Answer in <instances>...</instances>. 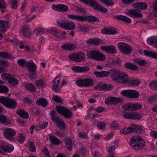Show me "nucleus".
I'll use <instances>...</instances> for the list:
<instances>
[{
  "label": "nucleus",
  "instance_id": "bb28decb",
  "mask_svg": "<svg viewBox=\"0 0 157 157\" xmlns=\"http://www.w3.org/2000/svg\"><path fill=\"white\" fill-rule=\"evenodd\" d=\"M26 67L28 68V70L31 72L36 71V67L35 63L32 61L28 62Z\"/></svg>",
  "mask_w": 157,
  "mask_h": 157
},
{
  "label": "nucleus",
  "instance_id": "4be33fe9",
  "mask_svg": "<svg viewBox=\"0 0 157 157\" xmlns=\"http://www.w3.org/2000/svg\"><path fill=\"white\" fill-rule=\"evenodd\" d=\"M0 123L5 125H8L12 123L11 120L5 115L0 114Z\"/></svg>",
  "mask_w": 157,
  "mask_h": 157
},
{
  "label": "nucleus",
  "instance_id": "49530a36",
  "mask_svg": "<svg viewBox=\"0 0 157 157\" xmlns=\"http://www.w3.org/2000/svg\"><path fill=\"white\" fill-rule=\"evenodd\" d=\"M126 68L131 70H136L138 69V67L132 63H128L124 65Z\"/></svg>",
  "mask_w": 157,
  "mask_h": 157
},
{
  "label": "nucleus",
  "instance_id": "423d86ee",
  "mask_svg": "<svg viewBox=\"0 0 157 157\" xmlns=\"http://www.w3.org/2000/svg\"><path fill=\"white\" fill-rule=\"evenodd\" d=\"M75 84L79 87H88L92 86L94 81L91 78L80 79L75 81Z\"/></svg>",
  "mask_w": 157,
  "mask_h": 157
},
{
  "label": "nucleus",
  "instance_id": "6e6552de",
  "mask_svg": "<svg viewBox=\"0 0 157 157\" xmlns=\"http://www.w3.org/2000/svg\"><path fill=\"white\" fill-rule=\"evenodd\" d=\"M85 57L84 54L80 52L72 53L68 56L69 59L76 62H82L84 59Z\"/></svg>",
  "mask_w": 157,
  "mask_h": 157
},
{
  "label": "nucleus",
  "instance_id": "72a5a7b5",
  "mask_svg": "<svg viewBox=\"0 0 157 157\" xmlns=\"http://www.w3.org/2000/svg\"><path fill=\"white\" fill-rule=\"evenodd\" d=\"M65 144L66 147L69 151H71L73 148L72 141L70 138H66Z\"/></svg>",
  "mask_w": 157,
  "mask_h": 157
},
{
  "label": "nucleus",
  "instance_id": "5701e85b",
  "mask_svg": "<svg viewBox=\"0 0 157 157\" xmlns=\"http://www.w3.org/2000/svg\"><path fill=\"white\" fill-rule=\"evenodd\" d=\"M101 33L103 34L114 35L117 33V30L113 28H104L101 29Z\"/></svg>",
  "mask_w": 157,
  "mask_h": 157
},
{
  "label": "nucleus",
  "instance_id": "e2e57ef3",
  "mask_svg": "<svg viewBox=\"0 0 157 157\" xmlns=\"http://www.w3.org/2000/svg\"><path fill=\"white\" fill-rule=\"evenodd\" d=\"M26 88L29 91H33L36 90V88L34 85L29 83L26 86Z\"/></svg>",
  "mask_w": 157,
  "mask_h": 157
},
{
  "label": "nucleus",
  "instance_id": "2f4dec72",
  "mask_svg": "<svg viewBox=\"0 0 157 157\" xmlns=\"http://www.w3.org/2000/svg\"><path fill=\"white\" fill-rule=\"evenodd\" d=\"M16 113L21 117L25 119H28L29 117V114L24 110H18L17 111Z\"/></svg>",
  "mask_w": 157,
  "mask_h": 157
},
{
  "label": "nucleus",
  "instance_id": "f704fd0d",
  "mask_svg": "<svg viewBox=\"0 0 157 157\" xmlns=\"http://www.w3.org/2000/svg\"><path fill=\"white\" fill-rule=\"evenodd\" d=\"M9 84L13 86H17L18 85V82L17 79L13 77L11 75V76L8 80Z\"/></svg>",
  "mask_w": 157,
  "mask_h": 157
},
{
  "label": "nucleus",
  "instance_id": "b1692460",
  "mask_svg": "<svg viewBox=\"0 0 157 157\" xmlns=\"http://www.w3.org/2000/svg\"><path fill=\"white\" fill-rule=\"evenodd\" d=\"M94 74L97 77L104 78L109 75L110 72L107 71H95L94 72Z\"/></svg>",
  "mask_w": 157,
  "mask_h": 157
},
{
  "label": "nucleus",
  "instance_id": "1a4fd4ad",
  "mask_svg": "<svg viewBox=\"0 0 157 157\" xmlns=\"http://www.w3.org/2000/svg\"><path fill=\"white\" fill-rule=\"evenodd\" d=\"M3 133L6 139L11 141L14 140V137L16 133L14 129L10 128H6L3 130Z\"/></svg>",
  "mask_w": 157,
  "mask_h": 157
},
{
  "label": "nucleus",
  "instance_id": "052dcab7",
  "mask_svg": "<svg viewBox=\"0 0 157 157\" xmlns=\"http://www.w3.org/2000/svg\"><path fill=\"white\" fill-rule=\"evenodd\" d=\"M28 61L23 59H20L17 61V63L21 66L26 67Z\"/></svg>",
  "mask_w": 157,
  "mask_h": 157
},
{
  "label": "nucleus",
  "instance_id": "6ab92c4d",
  "mask_svg": "<svg viewBox=\"0 0 157 157\" xmlns=\"http://www.w3.org/2000/svg\"><path fill=\"white\" fill-rule=\"evenodd\" d=\"M126 13L133 17L142 18L143 15L141 13H140L135 10H130L126 12Z\"/></svg>",
  "mask_w": 157,
  "mask_h": 157
},
{
  "label": "nucleus",
  "instance_id": "c03bdc74",
  "mask_svg": "<svg viewBox=\"0 0 157 157\" xmlns=\"http://www.w3.org/2000/svg\"><path fill=\"white\" fill-rule=\"evenodd\" d=\"M49 139L51 142L54 144H59L60 143L59 139L54 136H50Z\"/></svg>",
  "mask_w": 157,
  "mask_h": 157
},
{
  "label": "nucleus",
  "instance_id": "13d9d810",
  "mask_svg": "<svg viewBox=\"0 0 157 157\" xmlns=\"http://www.w3.org/2000/svg\"><path fill=\"white\" fill-rule=\"evenodd\" d=\"M122 109L125 111H132V104H127L122 107Z\"/></svg>",
  "mask_w": 157,
  "mask_h": 157
},
{
  "label": "nucleus",
  "instance_id": "774afa93",
  "mask_svg": "<svg viewBox=\"0 0 157 157\" xmlns=\"http://www.w3.org/2000/svg\"><path fill=\"white\" fill-rule=\"evenodd\" d=\"M101 2L107 6H112L114 5L113 2L110 0H101Z\"/></svg>",
  "mask_w": 157,
  "mask_h": 157
},
{
  "label": "nucleus",
  "instance_id": "864d4df0",
  "mask_svg": "<svg viewBox=\"0 0 157 157\" xmlns=\"http://www.w3.org/2000/svg\"><path fill=\"white\" fill-rule=\"evenodd\" d=\"M132 110L135 111L137 110H140L142 108V105L139 104H132Z\"/></svg>",
  "mask_w": 157,
  "mask_h": 157
},
{
  "label": "nucleus",
  "instance_id": "f3484780",
  "mask_svg": "<svg viewBox=\"0 0 157 157\" xmlns=\"http://www.w3.org/2000/svg\"><path fill=\"white\" fill-rule=\"evenodd\" d=\"M60 77L59 76L56 77L53 81V85L52 86V89L56 92H58L60 91L59 87L60 84Z\"/></svg>",
  "mask_w": 157,
  "mask_h": 157
},
{
  "label": "nucleus",
  "instance_id": "0e129e2a",
  "mask_svg": "<svg viewBox=\"0 0 157 157\" xmlns=\"http://www.w3.org/2000/svg\"><path fill=\"white\" fill-rule=\"evenodd\" d=\"M52 99L54 101L59 103L62 102V100L60 97L58 96L54 95L52 98Z\"/></svg>",
  "mask_w": 157,
  "mask_h": 157
},
{
  "label": "nucleus",
  "instance_id": "338daca9",
  "mask_svg": "<svg viewBox=\"0 0 157 157\" xmlns=\"http://www.w3.org/2000/svg\"><path fill=\"white\" fill-rule=\"evenodd\" d=\"M132 119H139L142 117L141 114L138 113H132Z\"/></svg>",
  "mask_w": 157,
  "mask_h": 157
},
{
  "label": "nucleus",
  "instance_id": "7ed1b4c3",
  "mask_svg": "<svg viewBox=\"0 0 157 157\" xmlns=\"http://www.w3.org/2000/svg\"><path fill=\"white\" fill-rule=\"evenodd\" d=\"M129 143L133 148L139 150L143 148L145 144L144 140L137 136H132L130 138Z\"/></svg>",
  "mask_w": 157,
  "mask_h": 157
},
{
  "label": "nucleus",
  "instance_id": "8fccbe9b",
  "mask_svg": "<svg viewBox=\"0 0 157 157\" xmlns=\"http://www.w3.org/2000/svg\"><path fill=\"white\" fill-rule=\"evenodd\" d=\"M10 7L13 9H17L18 6V2L17 0H13L11 1L10 3Z\"/></svg>",
  "mask_w": 157,
  "mask_h": 157
},
{
  "label": "nucleus",
  "instance_id": "a211bd4d",
  "mask_svg": "<svg viewBox=\"0 0 157 157\" xmlns=\"http://www.w3.org/2000/svg\"><path fill=\"white\" fill-rule=\"evenodd\" d=\"M71 69L75 72H85L89 71L90 68L88 67H81L78 66H73L71 68Z\"/></svg>",
  "mask_w": 157,
  "mask_h": 157
},
{
  "label": "nucleus",
  "instance_id": "ddd939ff",
  "mask_svg": "<svg viewBox=\"0 0 157 157\" xmlns=\"http://www.w3.org/2000/svg\"><path fill=\"white\" fill-rule=\"evenodd\" d=\"M0 148L4 151L10 152L14 150V147L12 145L3 141L0 143Z\"/></svg>",
  "mask_w": 157,
  "mask_h": 157
},
{
  "label": "nucleus",
  "instance_id": "680f3d73",
  "mask_svg": "<svg viewBox=\"0 0 157 157\" xmlns=\"http://www.w3.org/2000/svg\"><path fill=\"white\" fill-rule=\"evenodd\" d=\"M9 91V89L6 86L0 85V93H5Z\"/></svg>",
  "mask_w": 157,
  "mask_h": 157
},
{
  "label": "nucleus",
  "instance_id": "9d476101",
  "mask_svg": "<svg viewBox=\"0 0 157 157\" xmlns=\"http://www.w3.org/2000/svg\"><path fill=\"white\" fill-rule=\"evenodd\" d=\"M121 94L130 98H137L139 97V93L134 90H125L122 91Z\"/></svg>",
  "mask_w": 157,
  "mask_h": 157
},
{
  "label": "nucleus",
  "instance_id": "79ce46f5",
  "mask_svg": "<svg viewBox=\"0 0 157 157\" xmlns=\"http://www.w3.org/2000/svg\"><path fill=\"white\" fill-rule=\"evenodd\" d=\"M46 29L40 27L35 28L34 29V32L36 35H41L43 34L44 32L46 33Z\"/></svg>",
  "mask_w": 157,
  "mask_h": 157
},
{
  "label": "nucleus",
  "instance_id": "412c9836",
  "mask_svg": "<svg viewBox=\"0 0 157 157\" xmlns=\"http://www.w3.org/2000/svg\"><path fill=\"white\" fill-rule=\"evenodd\" d=\"M9 27L8 22L0 20V32L2 33H4L7 31Z\"/></svg>",
  "mask_w": 157,
  "mask_h": 157
},
{
  "label": "nucleus",
  "instance_id": "4468645a",
  "mask_svg": "<svg viewBox=\"0 0 157 157\" xmlns=\"http://www.w3.org/2000/svg\"><path fill=\"white\" fill-rule=\"evenodd\" d=\"M113 86L112 85L104 84L101 83L98 84L95 86V89L101 91L105 90H110L113 89Z\"/></svg>",
  "mask_w": 157,
  "mask_h": 157
},
{
  "label": "nucleus",
  "instance_id": "c85d7f7f",
  "mask_svg": "<svg viewBox=\"0 0 157 157\" xmlns=\"http://www.w3.org/2000/svg\"><path fill=\"white\" fill-rule=\"evenodd\" d=\"M133 6L134 8L144 10L147 8V4L144 2H137L133 4Z\"/></svg>",
  "mask_w": 157,
  "mask_h": 157
},
{
  "label": "nucleus",
  "instance_id": "4d7b16f0",
  "mask_svg": "<svg viewBox=\"0 0 157 157\" xmlns=\"http://www.w3.org/2000/svg\"><path fill=\"white\" fill-rule=\"evenodd\" d=\"M17 45L21 49H23L27 46V44L25 42L17 40Z\"/></svg>",
  "mask_w": 157,
  "mask_h": 157
},
{
  "label": "nucleus",
  "instance_id": "393cba45",
  "mask_svg": "<svg viewBox=\"0 0 157 157\" xmlns=\"http://www.w3.org/2000/svg\"><path fill=\"white\" fill-rule=\"evenodd\" d=\"M30 27L28 25H25L22 26V30L23 35L26 37L29 38L30 36L29 31Z\"/></svg>",
  "mask_w": 157,
  "mask_h": 157
},
{
  "label": "nucleus",
  "instance_id": "5fc2aeb1",
  "mask_svg": "<svg viewBox=\"0 0 157 157\" xmlns=\"http://www.w3.org/2000/svg\"><path fill=\"white\" fill-rule=\"evenodd\" d=\"M66 22L63 19H60L57 21V23L59 25L60 28H64V27L65 25Z\"/></svg>",
  "mask_w": 157,
  "mask_h": 157
},
{
  "label": "nucleus",
  "instance_id": "4c0bfd02",
  "mask_svg": "<svg viewBox=\"0 0 157 157\" xmlns=\"http://www.w3.org/2000/svg\"><path fill=\"white\" fill-rule=\"evenodd\" d=\"M0 58L5 59H10L13 58V56L10 53L0 52Z\"/></svg>",
  "mask_w": 157,
  "mask_h": 157
},
{
  "label": "nucleus",
  "instance_id": "ea45409f",
  "mask_svg": "<svg viewBox=\"0 0 157 157\" xmlns=\"http://www.w3.org/2000/svg\"><path fill=\"white\" fill-rule=\"evenodd\" d=\"M94 9L95 10L103 13L106 12L108 11L107 9L98 4V3L94 7Z\"/></svg>",
  "mask_w": 157,
  "mask_h": 157
},
{
  "label": "nucleus",
  "instance_id": "a19ab883",
  "mask_svg": "<svg viewBox=\"0 0 157 157\" xmlns=\"http://www.w3.org/2000/svg\"><path fill=\"white\" fill-rule=\"evenodd\" d=\"M94 9L95 10L103 13L106 12L108 11L107 9L98 4V3L94 7Z\"/></svg>",
  "mask_w": 157,
  "mask_h": 157
},
{
  "label": "nucleus",
  "instance_id": "69168bd1",
  "mask_svg": "<svg viewBox=\"0 0 157 157\" xmlns=\"http://www.w3.org/2000/svg\"><path fill=\"white\" fill-rule=\"evenodd\" d=\"M149 84L152 89L157 90V82L156 81H151L150 82Z\"/></svg>",
  "mask_w": 157,
  "mask_h": 157
},
{
  "label": "nucleus",
  "instance_id": "cd10ccee",
  "mask_svg": "<svg viewBox=\"0 0 157 157\" xmlns=\"http://www.w3.org/2000/svg\"><path fill=\"white\" fill-rule=\"evenodd\" d=\"M76 28L75 25L72 21H66L64 29L68 30H72Z\"/></svg>",
  "mask_w": 157,
  "mask_h": 157
},
{
  "label": "nucleus",
  "instance_id": "603ef678",
  "mask_svg": "<svg viewBox=\"0 0 157 157\" xmlns=\"http://www.w3.org/2000/svg\"><path fill=\"white\" fill-rule=\"evenodd\" d=\"M0 9L2 13L5 12L6 9V4L3 0H0Z\"/></svg>",
  "mask_w": 157,
  "mask_h": 157
},
{
  "label": "nucleus",
  "instance_id": "a878e982",
  "mask_svg": "<svg viewBox=\"0 0 157 157\" xmlns=\"http://www.w3.org/2000/svg\"><path fill=\"white\" fill-rule=\"evenodd\" d=\"M147 41L149 44L157 49V36L149 37Z\"/></svg>",
  "mask_w": 157,
  "mask_h": 157
},
{
  "label": "nucleus",
  "instance_id": "c756f323",
  "mask_svg": "<svg viewBox=\"0 0 157 157\" xmlns=\"http://www.w3.org/2000/svg\"><path fill=\"white\" fill-rule=\"evenodd\" d=\"M117 20H119L126 23L130 24L131 23V20L127 17L123 15H119L115 17Z\"/></svg>",
  "mask_w": 157,
  "mask_h": 157
},
{
  "label": "nucleus",
  "instance_id": "e433bc0d",
  "mask_svg": "<svg viewBox=\"0 0 157 157\" xmlns=\"http://www.w3.org/2000/svg\"><path fill=\"white\" fill-rule=\"evenodd\" d=\"M26 138L25 136L23 134H19L18 137L14 138V140L18 142L20 144H22L25 142Z\"/></svg>",
  "mask_w": 157,
  "mask_h": 157
},
{
  "label": "nucleus",
  "instance_id": "9b49d317",
  "mask_svg": "<svg viewBox=\"0 0 157 157\" xmlns=\"http://www.w3.org/2000/svg\"><path fill=\"white\" fill-rule=\"evenodd\" d=\"M56 109L57 112L66 118H69L72 116V113L69 110L63 107L57 106Z\"/></svg>",
  "mask_w": 157,
  "mask_h": 157
},
{
  "label": "nucleus",
  "instance_id": "a18cd8bd",
  "mask_svg": "<svg viewBox=\"0 0 157 157\" xmlns=\"http://www.w3.org/2000/svg\"><path fill=\"white\" fill-rule=\"evenodd\" d=\"M47 34H56L59 33L58 30L55 28L53 27L48 28L46 29Z\"/></svg>",
  "mask_w": 157,
  "mask_h": 157
},
{
  "label": "nucleus",
  "instance_id": "dca6fc26",
  "mask_svg": "<svg viewBox=\"0 0 157 157\" xmlns=\"http://www.w3.org/2000/svg\"><path fill=\"white\" fill-rule=\"evenodd\" d=\"M100 48L101 50L110 54H114L116 53V48L113 45L103 46H101Z\"/></svg>",
  "mask_w": 157,
  "mask_h": 157
},
{
  "label": "nucleus",
  "instance_id": "473e14b6",
  "mask_svg": "<svg viewBox=\"0 0 157 157\" xmlns=\"http://www.w3.org/2000/svg\"><path fill=\"white\" fill-rule=\"evenodd\" d=\"M36 103L38 105L45 107L48 104V102L46 99L42 98L38 99L36 101Z\"/></svg>",
  "mask_w": 157,
  "mask_h": 157
},
{
  "label": "nucleus",
  "instance_id": "0eeeda50",
  "mask_svg": "<svg viewBox=\"0 0 157 157\" xmlns=\"http://www.w3.org/2000/svg\"><path fill=\"white\" fill-rule=\"evenodd\" d=\"M119 51L123 54L128 55L132 51V48L128 44L124 42H120L117 45Z\"/></svg>",
  "mask_w": 157,
  "mask_h": 157
},
{
  "label": "nucleus",
  "instance_id": "f257e3e1",
  "mask_svg": "<svg viewBox=\"0 0 157 157\" xmlns=\"http://www.w3.org/2000/svg\"><path fill=\"white\" fill-rule=\"evenodd\" d=\"M128 77V75L125 72L119 70H113L110 75L112 80L118 84H125Z\"/></svg>",
  "mask_w": 157,
  "mask_h": 157
},
{
  "label": "nucleus",
  "instance_id": "20e7f679",
  "mask_svg": "<svg viewBox=\"0 0 157 157\" xmlns=\"http://www.w3.org/2000/svg\"><path fill=\"white\" fill-rule=\"evenodd\" d=\"M0 103L8 108L12 109L15 108L17 106V102L14 99L2 96H0Z\"/></svg>",
  "mask_w": 157,
  "mask_h": 157
},
{
  "label": "nucleus",
  "instance_id": "de8ad7c7",
  "mask_svg": "<svg viewBox=\"0 0 157 157\" xmlns=\"http://www.w3.org/2000/svg\"><path fill=\"white\" fill-rule=\"evenodd\" d=\"M78 30L82 32H88L89 31V28L87 25H82L78 27Z\"/></svg>",
  "mask_w": 157,
  "mask_h": 157
},
{
  "label": "nucleus",
  "instance_id": "aec40b11",
  "mask_svg": "<svg viewBox=\"0 0 157 157\" xmlns=\"http://www.w3.org/2000/svg\"><path fill=\"white\" fill-rule=\"evenodd\" d=\"M61 48L63 50L72 51L76 48L77 45L75 44H63Z\"/></svg>",
  "mask_w": 157,
  "mask_h": 157
},
{
  "label": "nucleus",
  "instance_id": "39448f33",
  "mask_svg": "<svg viewBox=\"0 0 157 157\" xmlns=\"http://www.w3.org/2000/svg\"><path fill=\"white\" fill-rule=\"evenodd\" d=\"M87 56L90 59L99 61H104L106 59L105 55L95 50L88 52Z\"/></svg>",
  "mask_w": 157,
  "mask_h": 157
},
{
  "label": "nucleus",
  "instance_id": "09e8293b",
  "mask_svg": "<svg viewBox=\"0 0 157 157\" xmlns=\"http://www.w3.org/2000/svg\"><path fill=\"white\" fill-rule=\"evenodd\" d=\"M100 42V39H90L87 41V43L89 44H98Z\"/></svg>",
  "mask_w": 157,
  "mask_h": 157
},
{
  "label": "nucleus",
  "instance_id": "f8f14e48",
  "mask_svg": "<svg viewBox=\"0 0 157 157\" xmlns=\"http://www.w3.org/2000/svg\"><path fill=\"white\" fill-rule=\"evenodd\" d=\"M123 102V100L121 98L110 97L105 99V103L107 105H111Z\"/></svg>",
  "mask_w": 157,
  "mask_h": 157
},
{
  "label": "nucleus",
  "instance_id": "37998d69",
  "mask_svg": "<svg viewBox=\"0 0 157 157\" xmlns=\"http://www.w3.org/2000/svg\"><path fill=\"white\" fill-rule=\"evenodd\" d=\"M144 53L146 56L153 57L154 58L157 59V54L156 53L147 50H144Z\"/></svg>",
  "mask_w": 157,
  "mask_h": 157
},
{
  "label": "nucleus",
  "instance_id": "2eb2a0df",
  "mask_svg": "<svg viewBox=\"0 0 157 157\" xmlns=\"http://www.w3.org/2000/svg\"><path fill=\"white\" fill-rule=\"evenodd\" d=\"M52 9L55 10L60 12H66L68 10V7L67 5L63 4L52 5Z\"/></svg>",
  "mask_w": 157,
  "mask_h": 157
},
{
  "label": "nucleus",
  "instance_id": "58836bf2",
  "mask_svg": "<svg viewBox=\"0 0 157 157\" xmlns=\"http://www.w3.org/2000/svg\"><path fill=\"white\" fill-rule=\"evenodd\" d=\"M135 132L138 134H142L144 133V130L143 127L139 125L134 124Z\"/></svg>",
  "mask_w": 157,
  "mask_h": 157
},
{
  "label": "nucleus",
  "instance_id": "f03ea898",
  "mask_svg": "<svg viewBox=\"0 0 157 157\" xmlns=\"http://www.w3.org/2000/svg\"><path fill=\"white\" fill-rule=\"evenodd\" d=\"M68 17L70 19L80 21H89L92 23L97 22L99 21L96 17L93 16H81L76 15H68Z\"/></svg>",
  "mask_w": 157,
  "mask_h": 157
},
{
  "label": "nucleus",
  "instance_id": "6e6d98bb",
  "mask_svg": "<svg viewBox=\"0 0 157 157\" xmlns=\"http://www.w3.org/2000/svg\"><path fill=\"white\" fill-rule=\"evenodd\" d=\"M134 61L140 66L144 65L146 63V61L145 60L139 59V58L135 59H134Z\"/></svg>",
  "mask_w": 157,
  "mask_h": 157
},
{
  "label": "nucleus",
  "instance_id": "3c124183",
  "mask_svg": "<svg viewBox=\"0 0 157 157\" xmlns=\"http://www.w3.org/2000/svg\"><path fill=\"white\" fill-rule=\"evenodd\" d=\"M35 84L36 87H44L46 85L45 82L42 80L36 81L35 82Z\"/></svg>",
  "mask_w": 157,
  "mask_h": 157
},
{
  "label": "nucleus",
  "instance_id": "c9c22d12",
  "mask_svg": "<svg viewBox=\"0 0 157 157\" xmlns=\"http://www.w3.org/2000/svg\"><path fill=\"white\" fill-rule=\"evenodd\" d=\"M54 122L57 124L59 128L61 129H63L65 128V123L62 120L58 118Z\"/></svg>",
  "mask_w": 157,
  "mask_h": 157
},
{
  "label": "nucleus",
  "instance_id": "bf43d9fd",
  "mask_svg": "<svg viewBox=\"0 0 157 157\" xmlns=\"http://www.w3.org/2000/svg\"><path fill=\"white\" fill-rule=\"evenodd\" d=\"M29 150L33 152H35L36 151V147L35 146L33 143L32 142H29Z\"/></svg>",
  "mask_w": 157,
  "mask_h": 157
},
{
  "label": "nucleus",
  "instance_id": "7c9ffc66",
  "mask_svg": "<svg viewBox=\"0 0 157 157\" xmlns=\"http://www.w3.org/2000/svg\"><path fill=\"white\" fill-rule=\"evenodd\" d=\"M140 82L138 80H136L133 78H130L128 76L127 81L125 84H128L131 86L137 85L139 84Z\"/></svg>",
  "mask_w": 157,
  "mask_h": 157
}]
</instances>
